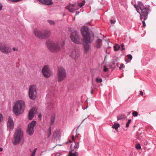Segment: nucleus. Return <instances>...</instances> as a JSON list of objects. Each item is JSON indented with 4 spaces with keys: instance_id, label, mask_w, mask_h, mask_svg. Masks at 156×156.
Instances as JSON below:
<instances>
[{
    "instance_id": "f257e3e1",
    "label": "nucleus",
    "mask_w": 156,
    "mask_h": 156,
    "mask_svg": "<svg viewBox=\"0 0 156 156\" xmlns=\"http://www.w3.org/2000/svg\"><path fill=\"white\" fill-rule=\"evenodd\" d=\"M81 32L83 39L84 43L83 44L84 52L87 53L90 49L88 43H92L94 39V34L93 32L86 26H83L81 28Z\"/></svg>"
},
{
    "instance_id": "f03ea898",
    "label": "nucleus",
    "mask_w": 156,
    "mask_h": 156,
    "mask_svg": "<svg viewBox=\"0 0 156 156\" xmlns=\"http://www.w3.org/2000/svg\"><path fill=\"white\" fill-rule=\"evenodd\" d=\"M134 6L140 14V20L142 22L143 27H145L146 25L145 21L147 19L148 15L151 11L149 5L144 6L141 2L139 1L138 2L137 5L135 4Z\"/></svg>"
},
{
    "instance_id": "7ed1b4c3",
    "label": "nucleus",
    "mask_w": 156,
    "mask_h": 156,
    "mask_svg": "<svg viewBox=\"0 0 156 156\" xmlns=\"http://www.w3.org/2000/svg\"><path fill=\"white\" fill-rule=\"evenodd\" d=\"M25 108L24 102L22 100H18L13 107V111L16 115H18L23 112Z\"/></svg>"
},
{
    "instance_id": "20e7f679",
    "label": "nucleus",
    "mask_w": 156,
    "mask_h": 156,
    "mask_svg": "<svg viewBox=\"0 0 156 156\" xmlns=\"http://www.w3.org/2000/svg\"><path fill=\"white\" fill-rule=\"evenodd\" d=\"M46 44L49 50L51 52H57L61 49V47L58 42L55 43L52 41H48Z\"/></svg>"
},
{
    "instance_id": "39448f33",
    "label": "nucleus",
    "mask_w": 156,
    "mask_h": 156,
    "mask_svg": "<svg viewBox=\"0 0 156 156\" xmlns=\"http://www.w3.org/2000/svg\"><path fill=\"white\" fill-rule=\"evenodd\" d=\"M34 33L35 36L41 39H46L49 37L51 34L50 31L48 30H45L42 32L37 30H34Z\"/></svg>"
},
{
    "instance_id": "423d86ee",
    "label": "nucleus",
    "mask_w": 156,
    "mask_h": 156,
    "mask_svg": "<svg viewBox=\"0 0 156 156\" xmlns=\"http://www.w3.org/2000/svg\"><path fill=\"white\" fill-rule=\"evenodd\" d=\"M23 135V132L20 128L17 129L14 134V141L13 142L14 145H16L19 144L21 138Z\"/></svg>"
},
{
    "instance_id": "0eeeda50",
    "label": "nucleus",
    "mask_w": 156,
    "mask_h": 156,
    "mask_svg": "<svg viewBox=\"0 0 156 156\" xmlns=\"http://www.w3.org/2000/svg\"><path fill=\"white\" fill-rule=\"evenodd\" d=\"M66 76V74L65 69L62 67H59L57 75L58 81L61 82L63 81Z\"/></svg>"
},
{
    "instance_id": "6e6552de",
    "label": "nucleus",
    "mask_w": 156,
    "mask_h": 156,
    "mask_svg": "<svg viewBox=\"0 0 156 156\" xmlns=\"http://www.w3.org/2000/svg\"><path fill=\"white\" fill-rule=\"evenodd\" d=\"M70 38L72 41L74 43L78 44H81L80 41V36L77 31L74 30L70 34Z\"/></svg>"
},
{
    "instance_id": "1a4fd4ad",
    "label": "nucleus",
    "mask_w": 156,
    "mask_h": 156,
    "mask_svg": "<svg viewBox=\"0 0 156 156\" xmlns=\"http://www.w3.org/2000/svg\"><path fill=\"white\" fill-rule=\"evenodd\" d=\"M37 94L36 86L34 85L30 86L29 90V96L30 98L32 100H35Z\"/></svg>"
},
{
    "instance_id": "9d476101",
    "label": "nucleus",
    "mask_w": 156,
    "mask_h": 156,
    "mask_svg": "<svg viewBox=\"0 0 156 156\" xmlns=\"http://www.w3.org/2000/svg\"><path fill=\"white\" fill-rule=\"evenodd\" d=\"M42 72L44 77L45 78L49 77L52 74V71L48 65H45L43 68Z\"/></svg>"
},
{
    "instance_id": "9b49d317",
    "label": "nucleus",
    "mask_w": 156,
    "mask_h": 156,
    "mask_svg": "<svg viewBox=\"0 0 156 156\" xmlns=\"http://www.w3.org/2000/svg\"><path fill=\"white\" fill-rule=\"evenodd\" d=\"M36 121H33L28 124L27 128V132L29 135L31 136L34 133V128L36 125Z\"/></svg>"
},
{
    "instance_id": "f8f14e48",
    "label": "nucleus",
    "mask_w": 156,
    "mask_h": 156,
    "mask_svg": "<svg viewBox=\"0 0 156 156\" xmlns=\"http://www.w3.org/2000/svg\"><path fill=\"white\" fill-rule=\"evenodd\" d=\"M0 51L2 53L7 54L11 51V48L4 43H0Z\"/></svg>"
},
{
    "instance_id": "ddd939ff",
    "label": "nucleus",
    "mask_w": 156,
    "mask_h": 156,
    "mask_svg": "<svg viewBox=\"0 0 156 156\" xmlns=\"http://www.w3.org/2000/svg\"><path fill=\"white\" fill-rule=\"evenodd\" d=\"M7 124L8 130H10L13 129L14 123L13 120L11 117H9Z\"/></svg>"
},
{
    "instance_id": "4468645a",
    "label": "nucleus",
    "mask_w": 156,
    "mask_h": 156,
    "mask_svg": "<svg viewBox=\"0 0 156 156\" xmlns=\"http://www.w3.org/2000/svg\"><path fill=\"white\" fill-rule=\"evenodd\" d=\"M78 5L76 4L71 5L69 6H67L66 8L69 10L70 12H73L74 11L78 9Z\"/></svg>"
},
{
    "instance_id": "2eb2a0df",
    "label": "nucleus",
    "mask_w": 156,
    "mask_h": 156,
    "mask_svg": "<svg viewBox=\"0 0 156 156\" xmlns=\"http://www.w3.org/2000/svg\"><path fill=\"white\" fill-rule=\"evenodd\" d=\"M36 112L35 108H32L30 110L29 112V120H32L34 117L35 113Z\"/></svg>"
},
{
    "instance_id": "dca6fc26",
    "label": "nucleus",
    "mask_w": 156,
    "mask_h": 156,
    "mask_svg": "<svg viewBox=\"0 0 156 156\" xmlns=\"http://www.w3.org/2000/svg\"><path fill=\"white\" fill-rule=\"evenodd\" d=\"M42 4L48 5H51L53 2L51 0H38Z\"/></svg>"
},
{
    "instance_id": "f3484780",
    "label": "nucleus",
    "mask_w": 156,
    "mask_h": 156,
    "mask_svg": "<svg viewBox=\"0 0 156 156\" xmlns=\"http://www.w3.org/2000/svg\"><path fill=\"white\" fill-rule=\"evenodd\" d=\"M69 56L75 60L76 58L79 56V54L78 52H76L75 51H73L70 52Z\"/></svg>"
},
{
    "instance_id": "a211bd4d",
    "label": "nucleus",
    "mask_w": 156,
    "mask_h": 156,
    "mask_svg": "<svg viewBox=\"0 0 156 156\" xmlns=\"http://www.w3.org/2000/svg\"><path fill=\"white\" fill-rule=\"evenodd\" d=\"M102 41L100 39H98L96 41V47L98 48H101L102 45Z\"/></svg>"
},
{
    "instance_id": "6ab92c4d",
    "label": "nucleus",
    "mask_w": 156,
    "mask_h": 156,
    "mask_svg": "<svg viewBox=\"0 0 156 156\" xmlns=\"http://www.w3.org/2000/svg\"><path fill=\"white\" fill-rule=\"evenodd\" d=\"M117 62V60L116 59H114L112 62H110L109 66L110 68H113V69H115V62Z\"/></svg>"
},
{
    "instance_id": "aec40b11",
    "label": "nucleus",
    "mask_w": 156,
    "mask_h": 156,
    "mask_svg": "<svg viewBox=\"0 0 156 156\" xmlns=\"http://www.w3.org/2000/svg\"><path fill=\"white\" fill-rule=\"evenodd\" d=\"M69 154L70 156H76L78 155V153L74 150L71 149V150L69 151Z\"/></svg>"
},
{
    "instance_id": "412c9836",
    "label": "nucleus",
    "mask_w": 156,
    "mask_h": 156,
    "mask_svg": "<svg viewBox=\"0 0 156 156\" xmlns=\"http://www.w3.org/2000/svg\"><path fill=\"white\" fill-rule=\"evenodd\" d=\"M55 115H52L51 119H50V126H51V125H52L55 122Z\"/></svg>"
},
{
    "instance_id": "4be33fe9",
    "label": "nucleus",
    "mask_w": 156,
    "mask_h": 156,
    "mask_svg": "<svg viewBox=\"0 0 156 156\" xmlns=\"http://www.w3.org/2000/svg\"><path fill=\"white\" fill-rule=\"evenodd\" d=\"M60 133L58 131H55L53 134V136L55 137H58L60 136Z\"/></svg>"
},
{
    "instance_id": "5701e85b",
    "label": "nucleus",
    "mask_w": 156,
    "mask_h": 156,
    "mask_svg": "<svg viewBox=\"0 0 156 156\" xmlns=\"http://www.w3.org/2000/svg\"><path fill=\"white\" fill-rule=\"evenodd\" d=\"M120 125L118 123H115L112 126V128L115 129L116 130H118V128L120 126Z\"/></svg>"
},
{
    "instance_id": "b1692460",
    "label": "nucleus",
    "mask_w": 156,
    "mask_h": 156,
    "mask_svg": "<svg viewBox=\"0 0 156 156\" xmlns=\"http://www.w3.org/2000/svg\"><path fill=\"white\" fill-rule=\"evenodd\" d=\"M126 117V115L124 114L121 115L117 116V118L118 120H121L125 119Z\"/></svg>"
},
{
    "instance_id": "393cba45",
    "label": "nucleus",
    "mask_w": 156,
    "mask_h": 156,
    "mask_svg": "<svg viewBox=\"0 0 156 156\" xmlns=\"http://www.w3.org/2000/svg\"><path fill=\"white\" fill-rule=\"evenodd\" d=\"M85 2H86L85 0H83L81 2L78 3L77 5L80 8H81L85 4Z\"/></svg>"
},
{
    "instance_id": "a878e982",
    "label": "nucleus",
    "mask_w": 156,
    "mask_h": 156,
    "mask_svg": "<svg viewBox=\"0 0 156 156\" xmlns=\"http://www.w3.org/2000/svg\"><path fill=\"white\" fill-rule=\"evenodd\" d=\"M51 126H50L49 127V128H48V129L47 132H48V138L51 135Z\"/></svg>"
},
{
    "instance_id": "bb28decb",
    "label": "nucleus",
    "mask_w": 156,
    "mask_h": 156,
    "mask_svg": "<svg viewBox=\"0 0 156 156\" xmlns=\"http://www.w3.org/2000/svg\"><path fill=\"white\" fill-rule=\"evenodd\" d=\"M53 104L52 102H50L47 104V106L49 109H51L53 108Z\"/></svg>"
},
{
    "instance_id": "cd10ccee",
    "label": "nucleus",
    "mask_w": 156,
    "mask_h": 156,
    "mask_svg": "<svg viewBox=\"0 0 156 156\" xmlns=\"http://www.w3.org/2000/svg\"><path fill=\"white\" fill-rule=\"evenodd\" d=\"M119 48L120 46L118 45H116L114 46V50L115 51H118L119 49Z\"/></svg>"
},
{
    "instance_id": "c85d7f7f",
    "label": "nucleus",
    "mask_w": 156,
    "mask_h": 156,
    "mask_svg": "<svg viewBox=\"0 0 156 156\" xmlns=\"http://www.w3.org/2000/svg\"><path fill=\"white\" fill-rule=\"evenodd\" d=\"M47 22L51 25H53L55 24V23L54 21L50 20H48Z\"/></svg>"
},
{
    "instance_id": "c756f323",
    "label": "nucleus",
    "mask_w": 156,
    "mask_h": 156,
    "mask_svg": "<svg viewBox=\"0 0 156 156\" xmlns=\"http://www.w3.org/2000/svg\"><path fill=\"white\" fill-rule=\"evenodd\" d=\"M136 148L137 150L140 149L141 147L140 144H137L136 146Z\"/></svg>"
},
{
    "instance_id": "7c9ffc66",
    "label": "nucleus",
    "mask_w": 156,
    "mask_h": 156,
    "mask_svg": "<svg viewBox=\"0 0 156 156\" xmlns=\"http://www.w3.org/2000/svg\"><path fill=\"white\" fill-rule=\"evenodd\" d=\"M131 121V119H129L128 120V122H127L126 125V127H128L129 126V124L130 123V122Z\"/></svg>"
},
{
    "instance_id": "2f4dec72",
    "label": "nucleus",
    "mask_w": 156,
    "mask_h": 156,
    "mask_svg": "<svg viewBox=\"0 0 156 156\" xmlns=\"http://www.w3.org/2000/svg\"><path fill=\"white\" fill-rule=\"evenodd\" d=\"M96 81L97 82H99V83H101L102 81V79L101 78H96Z\"/></svg>"
},
{
    "instance_id": "473e14b6",
    "label": "nucleus",
    "mask_w": 156,
    "mask_h": 156,
    "mask_svg": "<svg viewBox=\"0 0 156 156\" xmlns=\"http://www.w3.org/2000/svg\"><path fill=\"white\" fill-rule=\"evenodd\" d=\"M132 115L134 117L137 116L138 115V112L136 111L133 112V113Z\"/></svg>"
},
{
    "instance_id": "72a5a7b5",
    "label": "nucleus",
    "mask_w": 156,
    "mask_h": 156,
    "mask_svg": "<svg viewBox=\"0 0 156 156\" xmlns=\"http://www.w3.org/2000/svg\"><path fill=\"white\" fill-rule=\"evenodd\" d=\"M79 142H77V143H76L74 146V148L75 149H77L79 147Z\"/></svg>"
},
{
    "instance_id": "f704fd0d",
    "label": "nucleus",
    "mask_w": 156,
    "mask_h": 156,
    "mask_svg": "<svg viewBox=\"0 0 156 156\" xmlns=\"http://www.w3.org/2000/svg\"><path fill=\"white\" fill-rule=\"evenodd\" d=\"M125 67V66L124 64L123 63H122L121 64L120 66L119 67V69H121L122 68H124Z\"/></svg>"
},
{
    "instance_id": "c9c22d12",
    "label": "nucleus",
    "mask_w": 156,
    "mask_h": 156,
    "mask_svg": "<svg viewBox=\"0 0 156 156\" xmlns=\"http://www.w3.org/2000/svg\"><path fill=\"white\" fill-rule=\"evenodd\" d=\"M127 56L129 59H130V60H131L132 58V56L130 54H129L127 55Z\"/></svg>"
},
{
    "instance_id": "e433bc0d",
    "label": "nucleus",
    "mask_w": 156,
    "mask_h": 156,
    "mask_svg": "<svg viewBox=\"0 0 156 156\" xmlns=\"http://www.w3.org/2000/svg\"><path fill=\"white\" fill-rule=\"evenodd\" d=\"M108 68H107L106 66H104V69H103V71L105 72H107L108 70Z\"/></svg>"
},
{
    "instance_id": "4c0bfd02",
    "label": "nucleus",
    "mask_w": 156,
    "mask_h": 156,
    "mask_svg": "<svg viewBox=\"0 0 156 156\" xmlns=\"http://www.w3.org/2000/svg\"><path fill=\"white\" fill-rule=\"evenodd\" d=\"M3 119V116L2 114L0 113V123Z\"/></svg>"
},
{
    "instance_id": "58836bf2",
    "label": "nucleus",
    "mask_w": 156,
    "mask_h": 156,
    "mask_svg": "<svg viewBox=\"0 0 156 156\" xmlns=\"http://www.w3.org/2000/svg\"><path fill=\"white\" fill-rule=\"evenodd\" d=\"M122 48L121 49V50L122 51L124 50L125 48H124V45L123 44H122L121 45Z\"/></svg>"
},
{
    "instance_id": "ea45409f",
    "label": "nucleus",
    "mask_w": 156,
    "mask_h": 156,
    "mask_svg": "<svg viewBox=\"0 0 156 156\" xmlns=\"http://www.w3.org/2000/svg\"><path fill=\"white\" fill-rule=\"evenodd\" d=\"M110 22L111 23L114 24L115 22V20L112 19L111 20Z\"/></svg>"
},
{
    "instance_id": "a19ab883",
    "label": "nucleus",
    "mask_w": 156,
    "mask_h": 156,
    "mask_svg": "<svg viewBox=\"0 0 156 156\" xmlns=\"http://www.w3.org/2000/svg\"><path fill=\"white\" fill-rule=\"evenodd\" d=\"M37 150V148H35L34 149V151H33V152H32V153L35 154Z\"/></svg>"
},
{
    "instance_id": "79ce46f5",
    "label": "nucleus",
    "mask_w": 156,
    "mask_h": 156,
    "mask_svg": "<svg viewBox=\"0 0 156 156\" xmlns=\"http://www.w3.org/2000/svg\"><path fill=\"white\" fill-rule=\"evenodd\" d=\"M148 144V142L147 141L145 140L144 141L143 144L145 145H147Z\"/></svg>"
},
{
    "instance_id": "37998d69",
    "label": "nucleus",
    "mask_w": 156,
    "mask_h": 156,
    "mask_svg": "<svg viewBox=\"0 0 156 156\" xmlns=\"http://www.w3.org/2000/svg\"><path fill=\"white\" fill-rule=\"evenodd\" d=\"M119 63L118 62H117H117H115V67L116 66H117V67H118L119 66Z\"/></svg>"
},
{
    "instance_id": "c03bdc74",
    "label": "nucleus",
    "mask_w": 156,
    "mask_h": 156,
    "mask_svg": "<svg viewBox=\"0 0 156 156\" xmlns=\"http://www.w3.org/2000/svg\"><path fill=\"white\" fill-rule=\"evenodd\" d=\"M38 117L39 118V119H40L41 120V114H39L38 115Z\"/></svg>"
},
{
    "instance_id": "a18cd8bd",
    "label": "nucleus",
    "mask_w": 156,
    "mask_h": 156,
    "mask_svg": "<svg viewBox=\"0 0 156 156\" xmlns=\"http://www.w3.org/2000/svg\"><path fill=\"white\" fill-rule=\"evenodd\" d=\"M64 44H65V41H63V42L62 43V44L61 45V47H62L63 46H64Z\"/></svg>"
},
{
    "instance_id": "49530a36",
    "label": "nucleus",
    "mask_w": 156,
    "mask_h": 156,
    "mask_svg": "<svg viewBox=\"0 0 156 156\" xmlns=\"http://www.w3.org/2000/svg\"><path fill=\"white\" fill-rule=\"evenodd\" d=\"M140 95L141 96H142L143 95V93L142 91H140Z\"/></svg>"
},
{
    "instance_id": "de8ad7c7",
    "label": "nucleus",
    "mask_w": 156,
    "mask_h": 156,
    "mask_svg": "<svg viewBox=\"0 0 156 156\" xmlns=\"http://www.w3.org/2000/svg\"><path fill=\"white\" fill-rule=\"evenodd\" d=\"M12 49H13V50L14 51H18V49H16V48H15L14 47Z\"/></svg>"
},
{
    "instance_id": "09e8293b",
    "label": "nucleus",
    "mask_w": 156,
    "mask_h": 156,
    "mask_svg": "<svg viewBox=\"0 0 156 156\" xmlns=\"http://www.w3.org/2000/svg\"><path fill=\"white\" fill-rule=\"evenodd\" d=\"M80 12L79 11H77L76 14V15H77L79 14Z\"/></svg>"
},
{
    "instance_id": "8fccbe9b",
    "label": "nucleus",
    "mask_w": 156,
    "mask_h": 156,
    "mask_svg": "<svg viewBox=\"0 0 156 156\" xmlns=\"http://www.w3.org/2000/svg\"><path fill=\"white\" fill-rule=\"evenodd\" d=\"M2 8V5L1 4H0V10H1Z\"/></svg>"
},
{
    "instance_id": "3c124183",
    "label": "nucleus",
    "mask_w": 156,
    "mask_h": 156,
    "mask_svg": "<svg viewBox=\"0 0 156 156\" xmlns=\"http://www.w3.org/2000/svg\"><path fill=\"white\" fill-rule=\"evenodd\" d=\"M75 138L74 137V136H72V140H73H73H74Z\"/></svg>"
},
{
    "instance_id": "603ef678",
    "label": "nucleus",
    "mask_w": 156,
    "mask_h": 156,
    "mask_svg": "<svg viewBox=\"0 0 156 156\" xmlns=\"http://www.w3.org/2000/svg\"><path fill=\"white\" fill-rule=\"evenodd\" d=\"M35 154L32 153L30 156H35Z\"/></svg>"
},
{
    "instance_id": "864d4df0",
    "label": "nucleus",
    "mask_w": 156,
    "mask_h": 156,
    "mask_svg": "<svg viewBox=\"0 0 156 156\" xmlns=\"http://www.w3.org/2000/svg\"><path fill=\"white\" fill-rule=\"evenodd\" d=\"M3 150V149L2 147L0 148V151H2Z\"/></svg>"
},
{
    "instance_id": "5fc2aeb1",
    "label": "nucleus",
    "mask_w": 156,
    "mask_h": 156,
    "mask_svg": "<svg viewBox=\"0 0 156 156\" xmlns=\"http://www.w3.org/2000/svg\"><path fill=\"white\" fill-rule=\"evenodd\" d=\"M130 113H131V112H128V113H127V115L128 116L129 115Z\"/></svg>"
},
{
    "instance_id": "6e6d98bb",
    "label": "nucleus",
    "mask_w": 156,
    "mask_h": 156,
    "mask_svg": "<svg viewBox=\"0 0 156 156\" xmlns=\"http://www.w3.org/2000/svg\"><path fill=\"white\" fill-rule=\"evenodd\" d=\"M87 119V118H85V119H83V120L82 121V122H83V121H84V120H85L86 119Z\"/></svg>"
},
{
    "instance_id": "4d7b16f0",
    "label": "nucleus",
    "mask_w": 156,
    "mask_h": 156,
    "mask_svg": "<svg viewBox=\"0 0 156 156\" xmlns=\"http://www.w3.org/2000/svg\"><path fill=\"white\" fill-rule=\"evenodd\" d=\"M91 94H93V90L91 91Z\"/></svg>"
},
{
    "instance_id": "13d9d810",
    "label": "nucleus",
    "mask_w": 156,
    "mask_h": 156,
    "mask_svg": "<svg viewBox=\"0 0 156 156\" xmlns=\"http://www.w3.org/2000/svg\"><path fill=\"white\" fill-rule=\"evenodd\" d=\"M48 94H47L46 96V97H48Z\"/></svg>"
},
{
    "instance_id": "bf43d9fd",
    "label": "nucleus",
    "mask_w": 156,
    "mask_h": 156,
    "mask_svg": "<svg viewBox=\"0 0 156 156\" xmlns=\"http://www.w3.org/2000/svg\"><path fill=\"white\" fill-rule=\"evenodd\" d=\"M72 144L71 145V147L72 148Z\"/></svg>"
},
{
    "instance_id": "052dcab7",
    "label": "nucleus",
    "mask_w": 156,
    "mask_h": 156,
    "mask_svg": "<svg viewBox=\"0 0 156 156\" xmlns=\"http://www.w3.org/2000/svg\"><path fill=\"white\" fill-rule=\"evenodd\" d=\"M126 62H129V61L127 62V61H126Z\"/></svg>"
},
{
    "instance_id": "680f3d73",
    "label": "nucleus",
    "mask_w": 156,
    "mask_h": 156,
    "mask_svg": "<svg viewBox=\"0 0 156 156\" xmlns=\"http://www.w3.org/2000/svg\"><path fill=\"white\" fill-rule=\"evenodd\" d=\"M70 142H71V140H70Z\"/></svg>"
}]
</instances>
